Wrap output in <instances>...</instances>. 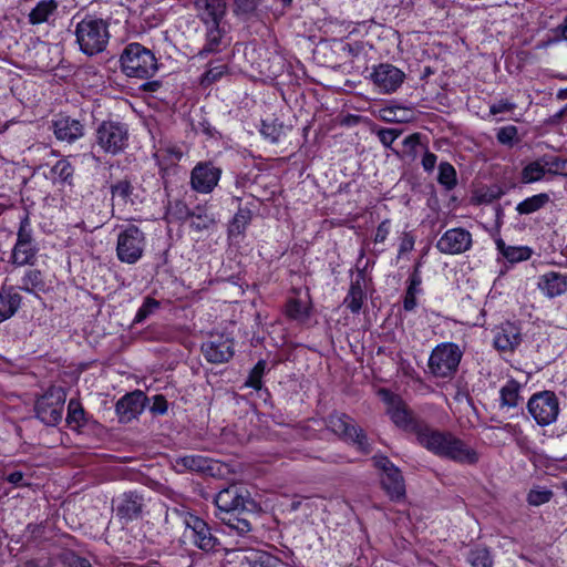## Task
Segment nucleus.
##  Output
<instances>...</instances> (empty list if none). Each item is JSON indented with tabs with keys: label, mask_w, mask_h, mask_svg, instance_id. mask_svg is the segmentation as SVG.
I'll return each mask as SVG.
<instances>
[{
	"label": "nucleus",
	"mask_w": 567,
	"mask_h": 567,
	"mask_svg": "<svg viewBox=\"0 0 567 567\" xmlns=\"http://www.w3.org/2000/svg\"><path fill=\"white\" fill-rule=\"evenodd\" d=\"M417 444L433 455L462 465H475L478 452L453 432L439 430L431 424L421 434Z\"/></svg>",
	"instance_id": "1"
},
{
	"label": "nucleus",
	"mask_w": 567,
	"mask_h": 567,
	"mask_svg": "<svg viewBox=\"0 0 567 567\" xmlns=\"http://www.w3.org/2000/svg\"><path fill=\"white\" fill-rule=\"evenodd\" d=\"M233 12L243 21L248 19V0H233ZM195 8L197 17L206 25V43L199 51L204 56L218 51L224 30L220 23L225 17L226 0H196Z\"/></svg>",
	"instance_id": "2"
},
{
	"label": "nucleus",
	"mask_w": 567,
	"mask_h": 567,
	"mask_svg": "<svg viewBox=\"0 0 567 567\" xmlns=\"http://www.w3.org/2000/svg\"><path fill=\"white\" fill-rule=\"evenodd\" d=\"M246 494L248 491L245 487L231 485L221 489L215 497L217 518L240 536L248 532Z\"/></svg>",
	"instance_id": "3"
},
{
	"label": "nucleus",
	"mask_w": 567,
	"mask_h": 567,
	"mask_svg": "<svg viewBox=\"0 0 567 567\" xmlns=\"http://www.w3.org/2000/svg\"><path fill=\"white\" fill-rule=\"evenodd\" d=\"M378 394L386 404V414L395 426L414 434L417 442L429 423L417 416L399 394L384 388L380 389Z\"/></svg>",
	"instance_id": "4"
},
{
	"label": "nucleus",
	"mask_w": 567,
	"mask_h": 567,
	"mask_svg": "<svg viewBox=\"0 0 567 567\" xmlns=\"http://www.w3.org/2000/svg\"><path fill=\"white\" fill-rule=\"evenodd\" d=\"M74 34L80 50L89 56L95 55L107 47L109 22L95 16H86L76 23Z\"/></svg>",
	"instance_id": "5"
},
{
	"label": "nucleus",
	"mask_w": 567,
	"mask_h": 567,
	"mask_svg": "<svg viewBox=\"0 0 567 567\" xmlns=\"http://www.w3.org/2000/svg\"><path fill=\"white\" fill-rule=\"evenodd\" d=\"M121 70L128 78L150 79L158 71L155 54L138 42L127 44L120 56Z\"/></svg>",
	"instance_id": "6"
},
{
	"label": "nucleus",
	"mask_w": 567,
	"mask_h": 567,
	"mask_svg": "<svg viewBox=\"0 0 567 567\" xmlns=\"http://www.w3.org/2000/svg\"><path fill=\"white\" fill-rule=\"evenodd\" d=\"M130 133L126 124L107 120L100 123L94 133V147L104 154L116 156L128 146Z\"/></svg>",
	"instance_id": "7"
},
{
	"label": "nucleus",
	"mask_w": 567,
	"mask_h": 567,
	"mask_svg": "<svg viewBox=\"0 0 567 567\" xmlns=\"http://www.w3.org/2000/svg\"><path fill=\"white\" fill-rule=\"evenodd\" d=\"M324 422L327 429L339 439L355 444L362 453L368 454L371 452V445L367 435L350 415L334 411L328 415Z\"/></svg>",
	"instance_id": "8"
},
{
	"label": "nucleus",
	"mask_w": 567,
	"mask_h": 567,
	"mask_svg": "<svg viewBox=\"0 0 567 567\" xmlns=\"http://www.w3.org/2000/svg\"><path fill=\"white\" fill-rule=\"evenodd\" d=\"M463 358V351L454 342H442L431 352L429 358V370L436 378L453 377Z\"/></svg>",
	"instance_id": "9"
},
{
	"label": "nucleus",
	"mask_w": 567,
	"mask_h": 567,
	"mask_svg": "<svg viewBox=\"0 0 567 567\" xmlns=\"http://www.w3.org/2000/svg\"><path fill=\"white\" fill-rule=\"evenodd\" d=\"M66 392L61 386H50L34 404L35 416L48 426H55L63 415Z\"/></svg>",
	"instance_id": "10"
},
{
	"label": "nucleus",
	"mask_w": 567,
	"mask_h": 567,
	"mask_svg": "<svg viewBox=\"0 0 567 567\" xmlns=\"http://www.w3.org/2000/svg\"><path fill=\"white\" fill-rule=\"evenodd\" d=\"M145 243L144 233L135 225H127L117 235V258L128 265L137 262L143 256Z\"/></svg>",
	"instance_id": "11"
},
{
	"label": "nucleus",
	"mask_w": 567,
	"mask_h": 567,
	"mask_svg": "<svg viewBox=\"0 0 567 567\" xmlns=\"http://www.w3.org/2000/svg\"><path fill=\"white\" fill-rule=\"evenodd\" d=\"M527 410L538 425L546 426L557 420L560 411L559 400L553 391H540L529 398Z\"/></svg>",
	"instance_id": "12"
},
{
	"label": "nucleus",
	"mask_w": 567,
	"mask_h": 567,
	"mask_svg": "<svg viewBox=\"0 0 567 567\" xmlns=\"http://www.w3.org/2000/svg\"><path fill=\"white\" fill-rule=\"evenodd\" d=\"M374 466L382 471L381 486L393 502L405 498V484L401 471L386 456H374Z\"/></svg>",
	"instance_id": "13"
},
{
	"label": "nucleus",
	"mask_w": 567,
	"mask_h": 567,
	"mask_svg": "<svg viewBox=\"0 0 567 567\" xmlns=\"http://www.w3.org/2000/svg\"><path fill=\"white\" fill-rule=\"evenodd\" d=\"M38 248L33 243L30 220L25 215L20 220V227L17 234V241L12 248L10 261L17 266H32L37 259Z\"/></svg>",
	"instance_id": "14"
},
{
	"label": "nucleus",
	"mask_w": 567,
	"mask_h": 567,
	"mask_svg": "<svg viewBox=\"0 0 567 567\" xmlns=\"http://www.w3.org/2000/svg\"><path fill=\"white\" fill-rule=\"evenodd\" d=\"M183 523L192 532V542L198 549L207 553L219 550L220 542L213 535L212 528L204 519L190 513H185Z\"/></svg>",
	"instance_id": "15"
},
{
	"label": "nucleus",
	"mask_w": 567,
	"mask_h": 567,
	"mask_svg": "<svg viewBox=\"0 0 567 567\" xmlns=\"http://www.w3.org/2000/svg\"><path fill=\"white\" fill-rule=\"evenodd\" d=\"M369 79L380 93H394L404 82L405 73L391 63L374 65Z\"/></svg>",
	"instance_id": "16"
},
{
	"label": "nucleus",
	"mask_w": 567,
	"mask_h": 567,
	"mask_svg": "<svg viewBox=\"0 0 567 567\" xmlns=\"http://www.w3.org/2000/svg\"><path fill=\"white\" fill-rule=\"evenodd\" d=\"M473 244L472 234L461 227L446 230L437 240L436 248L445 255H460L467 251Z\"/></svg>",
	"instance_id": "17"
},
{
	"label": "nucleus",
	"mask_w": 567,
	"mask_h": 567,
	"mask_svg": "<svg viewBox=\"0 0 567 567\" xmlns=\"http://www.w3.org/2000/svg\"><path fill=\"white\" fill-rule=\"evenodd\" d=\"M52 130L58 141L68 144H73L85 135L83 121L66 114H58L52 120Z\"/></svg>",
	"instance_id": "18"
},
{
	"label": "nucleus",
	"mask_w": 567,
	"mask_h": 567,
	"mask_svg": "<svg viewBox=\"0 0 567 567\" xmlns=\"http://www.w3.org/2000/svg\"><path fill=\"white\" fill-rule=\"evenodd\" d=\"M221 171L210 162L198 163L190 173L192 188L202 194L210 193L218 184Z\"/></svg>",
	"instance_id": "19"
},
{
	"label": "nucleus",
	"mask_w": 567,
	"mask_h": 567,
	"mask_svg": "<svg viewBox=\"0 0 567 567\" xmlns=\"http://www.w3.org/2000/svg\"><path fill=\"white\" fill-rule=\"evenodd\" d=\"M114 511L120 520L132 522L142 516L145 499L136 491H128L121 494L114 501Z\"/></svg>",
	"instance_id": "20"
},
{
	"label": "nucleus",
	"mask_w": 567,
	"mask_h": 567,
	"mask_svg": "<svg viewBox=\"0 0 567 567\" xmlns=\"http://www.w3.org/2000/svg\"><path fill=\"white\" fill-rule=\"evenodd\" d=\"M173 466L178 473L189 471L210 476H215L220 471L219 462L197 454L178 456L174 460Z\"/></svg>",
	"instance_id": "21"
},
{
	"label": "nucleus",
	"mask_w": 567,
	"mask_h": 567,
	"mask_svg": "<svg viewBox=\"0 0 567 567\" xmlns=\"http://www.w3.org/2000/svg\"><path fill=\"white\" fill-rule=\"evenodd\" d=\"M202 352L208 362H226L234 354L233 341L220 334L212 336L209 340L202 344Z\"/></svg>",
	"instance_id": "22"
},
{
	"label": "nucleus",
	"mask_w": 567,
	"mask_h": 567,
	"mask_svg": "<svg viewBox=\"0 0 567 567\" xmlns=\"http://www.w3.org/2000/svg\"><path fill=\"white\" fill-rule=\"evenodd\" d=\"M146 396L142 391H134L121 398L115 411L121 423H128L141 414L145 406Z\"/></svg>",
	"instance_id": "23"
},
{
	"label": "nucleus",
	"mask_w": 567,
	"mask_h": 567,
	"mask_svg": "<svg viewBox=\"0 0 567 567\" xmlns=\"http://www.w3.org/2000/svg\"><path fill=\"white\" fill-rule=\"evenodd\" d=\"M522 342L520 328L511 321L501 323L494 330V347L498 351H514Z\"/></svg>",
	"instance_id": "24"
},
{
	"label": "nucleus",
	"mask_w": 567,
	"mask_h": 567,
	"mask_svg": "<svg viewBox=\"0 0 567 567\" xmlns=\"http://www.w3.org/2000/svg\"><path fill=\"white\" fill-rule=\"evenodd\" d=\"M537 288L549 299L567 292V275L558 271H548L538 277Z\"/></svg>",
	"instance_id": "25"
},
{
	"label": "nucleus",
	"mask_w": 567,
	"mask_h": 567,
	"mask_svg": "<svg viewBox=\"0 0 567 567\" xmlns=\"http://www.w3.org/2000/svg\"><path fill=\"white\" fill-rule=\"evenodd\" d=\"M498 254L509 264H517L530 259L533 249L528 246H509L499 236H494Z\"/></svg>",
	"instance_id": "26"
},
{
	"label": "nucleus",
	"mask_w": 567,
	"mask_h": 567,
	"mask_svg": "<svg viewBox=\"0 0 567 567\" xmlns=\"http://www.w3.org/2000/svg\"><path fill=\"white\" fill-rule=\"evenodd\" d=\"M364 276L363 274H359L355 279L351 281L349 291L343 300V305L352 312L359 313L363 301L365 299V293L363 290Z\"/></svg>",
	"instance_id": "27"
},
{
	"label": "nucleus",
	"mask_w": 567,
	"mask_h": 567,
	"mask_svg": "<svg viewBox=\"0 0 567 567\" xmlns=\"http://www.w3.org/2000/svg\"><path fill=\"white\" fill-rule=\"evenodd\" d=\"M22 297L13 287L0 291V322L11 318L20 308Z\"/></svg>",
	"instance_id": "28"
},
{
	"label": "nucleus",
	"mask_w": 567,
	"mask_h": 567,
	"mask_svg": "<svg viewBox=\"0 0 567 567\" xmlns=\"http://www.w3.org/2000/svg\"><path fill=\"white\" fill-rule=\"evenodd\" d=\"M545 156L527 163L520 171L519 179L523 184L540 182L548 175Z\"/></svg>",
	"instance_id": "29"
},
{
	"label": "nucleus",
	"mask_w": 567,
	"mask_h": 567,
	"mask_svg": "<svg viewBox=\"0 0 567 567\" xmlns=\"http://www.w3.org/2000/svg\"><path fill=\"white\" fill-rule=\"evenodd\" d=\"M520 389L522 384L518 381L508 380L499 390L501 408L514 409L518 406L522 401Z\"/></svg>",
	"instance_id": "30"
},
{
	"label": "nucleus",
	"mask_w": 567,
	"mask_h": 567,
	"mask_svg": "<svg viewBox=\"0 0 567 567\" xmlns=\"http://www.w3.org/2000/svg\"><path fill=\"white\" fill-rule=\"evenodd\" d=\"M58 2L55 0H41L29 13L28 19L31 24L48 22L56 12Z\"/></svg>",
	"instance_id": "31"
},
{
	"label": "nucleus",
	"mask_w": 567,
	"mask_h": 567,
	"mask_svg": "<svg viewBox=\"0 0 567 567\" xmlns=\"http://www.w3.org/2000/svg\"><path fill=\"white\" fill-rule=\"evenodd\" d=\"M551 202L549 194L539 193L525 198L516 205V212L519 215H529L546 207Z\"/></svg>",
	"instance_id": "32"
},
{
	"label": "nucleus",
	"mask_w": 567,
	"mask_h": 567,
	"mask_svg": "<svg viewBox=\"0 0 567 567\" xmlns=\"http://www.w3.org/2000/svg\"><path fill=\"white\" fill-rule=\"evenodd\" d=\"M259 132L265 140L278 143L286 134V126L278 118L270 116L261 120Z\"/></svg>",
	"instance_id": "33"
},
{
	"label": "nucleus",
	"mask_w": 567,
	"mask_h": 567,
	"mask_svg": "<svg viewBox=\"0 0 567 567\" xmlns=\"http://www.w3.org/2000/svg\"><path fill=\"white\" fill-rule=\"evenodd\" d=\"M285 313L290 320L303 323L310 318V306L300 299L290 298L285 306Z\"/></svg>",
	"instance_id": "34"
},
{
	"label": "nucleus",
	"mask_w": 567,
	"mask_h": 567,
	"mask_svg": "<svg viewBox=\"0 0 567 567\" xmlns=\"http://www.w3.org/2000/svg\"><path fill=\"white\" fill-rule=\"evenodd\" d=\"M19 289L29 293L44 291L45 281L42 271L39 269H28L21 278Z\"/></svg>",
	"instance_id": "35"
},
{
	"label": "nucleus",
	"mask_w": 567,
	"mask_h": 567,
	"mask_svg": "<svg viewBox=\"0 0 567 567\" xmlns=\"http://www.w3.org/2000/svg\"><path fill=\"white\" fill-rule=\"evenodd\" d=\"M66 423L72 430H80L87 423L85 411L76 399H71L69 401Z\"/></svg>",
	"instance_id": "36"
},
{
	"label": "nucleus",
	"mask_w": 567,
	"mask_h": 567,
	"mask_svg": "<svg viewBox=\"0 0 567 567\" xmlns=\"http://www.w3.org/2000/svg\"><path fill=\"white\" fill-rule=\"evenodd\" d=\"M74 168L66 159H59L50 171L53 183L71 184Z\"/></svg>",
	"instance_id": "37"
},
{
	"label": "nucleus",
	"mask_w": 567,
	"mask_h": 567,
	"mask_svg": "<svg viewBox=\"0 0 567 567\" xmlns=\"http://www.w3.org/2000/svg\"><path fill=\"white\" fill-rule=\"evenodd\" d=\"M110 192L113 199H117L120 204L126 205L131 200L134 186L128 178H123L111 185Z\"/></svg>",
	"instance_id": "38"
},
{
	"label": "nucleus",
	"mask_w": 567,
	"mask_h": 567,
	"mask_svg": "<svg viewBox=\"0 0 567 567\" xmlns=\"http://www.w3.org/2000/svg\"><path fill=\"white\" fill-rule=\"evenodd\" d=\"M437 182L446 190H452L457 185V175L454 166L449 162H441L439 165Z\"/></svg>",
	"instance_id": "39"
},
{
	"label": "nucleus",
	"mask_w": 567,
	"mask_h": 567,
	"mask_svg": "<svg viewBox=\"0 0 567 567\" xmlns=\"http://www.w3.org/2000/svg\"><path fill=\"white\" fill-rule=\"evenodd\" d=\"M467 563L473 567H492L493 558L489 550L485 547H475L471 549L466 557Z\"/></svg>",
	"instance_id": "40"
},
{
	"label": "nucleus",
	"mask_w": 567,
	"mask_h": 567,
	"mask_svg": "<svg viewBox=\"0 0 567 567\" xmlns=\"http://www.w3.org/2000/svg\"><path fill=\"white\" fill-rule=\"evenodd\" d=\"M496 140L501 145L512 148L520 142L518 128L515 125L499 127L496 132Z\"/></svg>",
	"instance_id": "41"
},
{
	"label": "nucleus",
	"mask_w": 567,
	"mask_h": 567,
	"mask_svg": "<svg viewBox=\"0 0 567 567\" xmlns=\"http://www.w3.org/2000/svg\"><path fill=\"white\" fill-rule=\"evenodd\" d=\"M193 216L188 206L182 200H174L168 204L166 217L169 221L181 220L184 221Z\"/></svg>",
	"instance_id": "42"
},
{
	"label": "nucleus",
	"mask_w": 567,
	"mask_h": 567,
	"mask_svg": "<svg viewBox=\"0 0 567 567\" xmlns=\"http://www.w3.org/2000/svg\"><path fill=\"white\" fill-rule=\"evenodd\" d=\"M546 171L548 176H564L567 177V158L559 156H545Z\"/></svg>",
	"instance_id": "43"
},
{
	"label": "nucleus",
	"mask_w": 567,
	"mask_h": 567,
	"mask_svg": "<svg viewBox=\"0 0 567 567\" xmlns=\"http://www.w3.org/2000/svg\"><path fill=\"white\" fill-rule=\"evenodd\" d=\"M159 308V301L154 298L146 297L144 299L143 305L138 308L135 318L133 320L134 323L143 322L147 317L154 313L155 310Z\"/></svg>",
	"instance_id": "44"
},
{
	"label": "nucleus",
	"mask_w": 567,
	"mask_h": 567,
	"mask_svg": "<svg viewBox=\"0 0 567 567\" xmlns=\"http://www.w3.org/2000/svg\"><path fill=\"white\" fill-rule=\"evenodd\" d=\"M276 558L268 553L250 548V567H275Z\"/></svg>",
	"instance_id": "45"
},
{
	"label": "nucleus",
	"mask_w": 567,
	"mask_h": 567,
	"mask_svg": "<svg viewBox=\"0 0 567 567\" xmlns=\"http://www.w3.org/2000/svg\"><path fill=\"white\" fill-rule=\"evenodd\" d=\"M266 370V361L259 360L255 367L250 370V389L261 390L262 382L261 377Z\"/></svg>",
	"instance_id": "46"
},
{
	"label": "nucleus",
	"mask_w": 567,
	"mask_h": 567,
	"mask_svg": "<svg viewBox=\"0 0 567 567\" xmlns=\"http://www.w3.org/2000/svg\"><path fill=\"white\" fill-rule=\"evenodd\" d=\"M553 492L549 489H532L527 495L529 505L539 506L550 501Z\"/></svg>",
	"instance_id": "47"
},
{
	"label": "nucleus",
	"mask_w": 567,
	"mask_h": 567,
	"mask_svg": "<svg viewBox=\"0 0 567 567\" xmlns=\"http://www.w3.org/2000/svg\"><path fill=\"white\" fill-rule=\"evenodd\" d=\"M401 135V131L396 128H380L377 131V136L379 137L382 145L386 148H391L393 142Z\"/></svg>",
	"instance_id": "48"
},
{
	"label": "nucleus",
	"mask_w": 567,
	"mask_h": 567,
	"mask_svg": "<svg viewBox=\"0 0 567 567\" xmlns=\"http://www.w3.org/2000/svg\"><path fill=\"white\" fill-rule=\"evenodd\" d=\"M246 225H247L246 216L239 209V212L235 215V217L229 226V229H228L229 236L234 238L236 236L244 235Z\"/></svg>",
	"instance_id": "49"
},
{
	"label": "nucleus",
	"mask_w": 567,
	"mask_h": 567,
	"mask_svg": "<svg viewBox=\"0 0 567 567\" xmlns=\"http://www.w3.org/2000/svg\"><path fill=\"white\" fill-rule=\"evenodd\" d=\"M414 245L415 236L410 231L403 233L399 245L398 258H401L404 254L412 251Z\"/></svg>",
	"instance_id": "50"
},
{
	"label": "nucleus",
	"mask_w": 567,
	"mask_h": 567,
	"mask_svg": "<svg viewBox=\"0 0 567 567\" xmlns=\"http://www.w3.org/2000/svg\"><path fill=\"white\" fill-rule=\"evenodd\" d=\"M3 480L11 484L13 487H24L30 485V483L25 482L24 473L21 471L3 473Z\"/></svg>",
	"instance_id": "51"
},
{
	"label": "nucleus",
	"mask_w": 567,
	"mask_h": 567,
	"mask_svg": "<svg viewBox=\"0 0 567 567\" xmlns=\"http://www.w3.org/2000/svg\"><path fill=\"white\" fill-rule=\"evenodd\" d=\"M63 561L69 567H91L89 559L81 557L73 551L66 553L64 555Z\"/></svg>",
	"instance_id": "52"
},
{
	"label": "nucleus",
	"mask_w": 567,
	"mask_h": 567,
	"mask_svg": "<svg viewBox=\"0 0 567 567\" xmlns=\"http://www.w3.org/2000/svg\"><path fill=\"white\" fill-rule=\"evenodd\" d=\"M391 229V221L390 219L382 220L379 226L377 227L373 241L375 244H382L386 240Z\"/></svg>",
	"instance_id": "53"
},
{
	"label": "nucleus",
	"mask_w": 567,
	"mask_h": 567,
	"mask_svg": "<svg viewBox=\"0 0 567 567\" xmlns=\"http://www.w3.org/2000/svg\"><path fill=\"white\" fill-rule=\"evenodd\" d=\"M516 109V104L508 100H499L489 105V114L496 115L498 113L512 112Z\"/></svg>",
	"instance_id": "54"
},
{
	"label": "nucleus",
	"mask_w": 567,
	"mask_h": 567,
	"mask_svg": "<svg viewBox=\"0 0 567 567\" xmlns=\"http://www.w3.org/2000/svg\"><path fill=\"white\" fill-rule=\"evenodd\" d=\"M167 401L163 395H155L151 405V412L163 415L167 412Z\"/></svg>",
	"instance_id": "55"
},
{
	"label": "nucleus",
	"mask_w": 567,
	"mask_h": 567,
	"mask_svg": "<svg viewBox=\"0 0 567 567\" xmlns=\"http://www.w3.org/2000/svg\"><path fill=\"white\" fill-rule=\"evenodd\" d=\"M436 162H437V156L430 151H425V153L422 157L421 164H422L423 169L426 173H432L434 171Z\"/></svg>",
	"instance_id": "56"
},
{
	"label": "nucleus",
	"mask_w": 567,
	"mask_h": 567,
	"mask_svg": "<svg viewBox=\"0 0 567 567\" xmlns=\"http://www.w3.org/2000/svg\"><path fill=\"white\" fill-rule=\"evenodd\" d=\"M422 284L421 271H412L409 277V285L406 288L408 292L417 293L420 291V286Z\"/></svg>",
	"instance_id": "57"
},
{
	"label": "nucleus",
	"mask_w": 567,
	"mask_h": 567,
	"mask_svg": "<svg viewBox=\"0 0 567 567\" xmlns=\"http://www.w3.org/2000/svg\"><path fill=\"white\" fill-rule=\"evenodd\" d=\"M416 307V293L413 292H405L404 299H403V308L406 311H412Z\"/></svg>",
	"instance_id": "58"
},
{
	"label": "nucleus",
	"mask_w": 567,
	"mask_h": 567,
	"mask_svg": "<svg viewBox=\"0 0 567 567\" xmlns=\"http://www.w3.org/2000/svg\"><path fill=\"white\" fill-rule=\"evenodd\" d=\"M362 44L359 43V42H355L353 44L351 43H347L344 47H343V51H347L349 54H351L352 56H357L359 55V53L361 52L362 50Z\"/></svg>",
	"instance_id": "59"
},
{
	"label": "nucleus",
	"mask_w": 567,
	"mask_h": 567,
	"mask_svg": "<svg viewBox=\"0 0 567 567\" xmlns=\"http://www.w3.org/2000/svg\"><path fill=\"white\" fill-rule=\"evenodd\" d=\"M161 86V81H147L142 84L141 89L146 92H156Z\"/></svg>",
	"instance_id": "60"
},
{
	"label": "nucleus",
	"mask_w": 567,
	"mask_h": 567,
	"mask_svg": "<svg viewBox=\"0 0 567 567\" xmlns=\"http://www.w3.org/2000/svg\"><path fill=\"white\" fill-rule=\"evenodd\" d=\"M220 74L221 72H215L214 70H209L203 75L202 83H209L212 81H215Z\"/></svg>",
	"instance_id": "61"
},
{
	"label": "nucleus",
	"mask_w": 567,
	"mask_h": 567,
	"mask_svg": "<svg viewBox=\"0 0 567 567\" xmlns=\"http://www.w3.org/2000/svg\"><path fill=\"white\" fill-rule=\"evenodd\" d=\"M404 146H415L419 144V134H411L406 136L403 141Z\"/></svg>",
	"instance_id": "62"
},
{
	"label": "nucleus",
	"mask_w": 567,
	"mask_h": 567,
	"mask_svg": "<svg viewBox=\"0 0 567 567\" xmlns=\"http://www.w3.org/2000/svg\"><path fill=\"white\" fill-rule=\"evenodd\" d=\"M556 30L560 32L563 39L567 40V17L565 18L564 23L559 24Z\"/></svg>",
	"instance_id": "63"
},
{
	"label": "nucleus",
	"mask_w": 567,
	"mask_h": 567,
	"mask_svg": "<svg viewBox=\"0 0 567 567\" xmlns=\"http://www.w3.org/2000/svg\"><path fill=\"white\" fill-rule=\"evenodd\" d=\"M192 227L198 230L206 228V224L202 220V216H197V220L192 221Z\"/></svg>",
	"instance_id": "64"
}]
</instances>
